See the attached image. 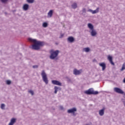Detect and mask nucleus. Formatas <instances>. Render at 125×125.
<instances>
[{
    "mask_svg": "<svg viewBox=\"0 0 125 125\" xmlns=\"http://www.w3.org/2000/svg\"><path fill=\"white\" fill-rule=\"evenodd\" d=\"M28 41L31 42H33L34 43L32 45V49H35V50H39L40 48H41V46L43 44V43L40 41H37L36 39H33L32 38H29Z\"/></svg>",
    "mask_w": 125,
    "mask_h": 125,
    "instance_id": "f257e3e1",
    "label": "nucleus"
},
{
    "mask_svg": "<svg viewBox=\"0 0 125 125\" xmlns=\"http://www.w3.org/2000/svg\"><path fill=\"white\" fill-rule=\"evenodd\" d=\"M88 28L90 29L89 33L92 37H96L97 35V32L94 29L93 25L92 24L89 23L87 24Z\"/></svg>",
    "mask_w": 125,
    "mask_h": 125,
    "instance_id": "f03ea898",
    "label": "nucleus"
},
{
    "mask_svg": "<svg viewBox=\"0 0 125 125\" xmlns=\"http://www.w3.org/2000/svg\"><path fill=\"white\" fill-rule=\"evenodd\" d=\"M50 53L51 54L50 56V59H52V60H54V59L57 60L58 59L57 56H58V54H59V50H57L54 51V50H51L50 51Z\"/></svg>",
    "mask_w": 125,
    "mask_h": 125,
    "instance_id": "7ed1b4c3",
    "label": "nucleus"
},
{
    "mask_svg": "<svg viewBox=\"0 0 125 125\" xmlns=\"http://www.w3.org/2000/svg\"><path fill=\"white\" fill-rule=\"evenodd\" d=\"M41 76L42 77L43 82H44L45 84H48V78H47V75L44 70H42V71Z\"/></svg>",
    "mask_w": 125,
    "mask_h": 125,
    "instance_id": "20e7f679",
    "label": "nucleus"
},
{
    "mask_svg": "<svg viewBox=\"0 0 125 125\" xmlns=\"http://www.w3.org/2000/svg\"><path fill=\"white\" fill-rule=\"evenodd\" d=\"M84 93L85 94H87L88 95H90L91 94L96 95L97 94H98L99 92H98V91H94V90H93V88H91L89 89L88 90L85 91Z\"/></svg>",
    "mask_w": 125,
    "mask_h": 125,
    "instance_id": "39448f33",
    "label": "nucleus"
},
{
    "mask_svg": "<svg viewBox=\"0 0 125 125\" xmlns=\"http://www.w3.org/2000/svg\"><path fill=\"white\" fill-rule=\"evenodd\" d=\"M82 73H83V69L78 70L75 68L73 70V74L75 75V76H79V75H81Z\"/></svg>",
    "mask_w": 125,
    "mask_h": 125,
    "instance_id": "423d86ee",
    "label": "nucleus"
},
{
    "mask_svg": "<svg viewBox=\"0 0 125 125\" xmlns=\"http://www.w3.org/2000/svg\"><path fill=\"white\" fill-rule=\"evenodd\" d=\"M113 90L115 92H116V93H119V94H124V91L119 87H114Z\"/></svg>",
    "mask_w": 125,
    "mask_h": 125,
    "instance_id": "0eeeda50",
    "label": "nucleus"
},
{
    "mask_svg": "<svg viewBox=\"0 0 125 125\" xmlns=\"http://www.w3.org/2000/svg\"><path fill=\"white\" fill-rule=\"evenodd\" d=\"M87 11L88 12H91L92 14H96V13H98V12H99V7L97 8L94 11L91 9H89L87 10Z\"/></svg>",
    "mask_w": 125,
    "mask_h": 125,
    "instance_id": "6e6552de",
    "label": "nucleus"
},
{
    "mask_svg": "<svg viewBox=\"0 0 125 125\" xmlns=\"http://www.w3.org/2000/svg\"><path fill=\"white\" fill-rule=\"evenodd\" d=\"M52 83L55 85H59V86H62V83L57 80H52Z\"/></svg>",
    "mask_w": 125,
    "mask_h": 125,
    "instance_id": "1a4fd4ad",
    "label": "nucleus"
},
{
    "mask_svg": "<svg viewBox=\"0 0 125 125\" xmlns=\"http://www.w3.org/2000/svg\"><path fill=\"white\" fill-rule=\"evenodd\" d=\"M75 112H77V108L76 107H73L67 110L68 114H75Z\"/></svg>",
    "mask_w": 125,
    "mask_h": 125,
    "instance_id": "9d476101",
    "label": "nucleus"
},
{
    "mask_svg": "<svg viewBox=\"0 0 125 125\" xmlns=\"http://www.w3.org/2000/svg\"><path fill=\"white\" fill-rule=\"evenodd\" d=\"M16 118H12L8 125H14L16 123Z\"/></svg>",
    "mask_w": 125,
    "mask_h": 125,
    "instance_id": "9b49d317",
    "label": "nucleus"
},
{
    "mask_svg": "<svg viewBox=\"0 0 125 125\" xmlns=\"http://www.w3.org/2000/svg\"><path fill=\"white\" fill-rule=\"evenodd\" d=\"M52 15H53V10H50L47 14L48 18H51Z\"/></svg>",
    "mask_w": 125,
    "mask_h": 125,
    "instance_id": "f8f14e48",
    "label": "nucleus"
},
{
    "mask_svg": "<svg viewBox=\"0 0 125 125\" xmlns=\"http://www.w3.org/2000/svg\"><path fill=\"white\" fill-rule=\"evenodd\" d=\"M105 111V108H103L102 109L100 110L99 111V115H100V116H104V112Z\"/></svg>",
    "mask_w": 125,
    "mask_h": 125,
    "instance_id": "ddd939ff",
    "label": "nucleus"
},
{
    "mask_svg": "<svg viewBox=\"0 0 125 125\" xmlns=\"http://www.w3.org/2000/svg\"><path fill=\"white\" fill-rule=\"evenodd\" d=\"M108 60H109L110 63L111 65H115L114 62H113V59L111 56H108L107 57Z\"/></svg>",
    "mask_w": 125,
    "mask_h": 125,
    "instance_id": "4468645a",
    "label": "nucleus"
},
{
    "mask_svg": "<svg viewBox=\"0 0 125 125\" xmlns=\"http://www.w3.org/2000/svg\"><path fill=\"white\" fill-rule=\"evenodd\" d=\"M22 9L25 11L29 9V5L28 4H24L22 7Z\"/></svg>",
    "mask_w": 125,
    "mask_h": 125,
    "instance_id": "2eb2a0df",
    "label": "nucleus"
},
{
    "mask_svg": "<svg viewBox=\"0 0 125 125\" xmlns=\"http://www.w3.org/2000/svg\"><path fill=\"white\" fill-rule=\"evenodd\" d=\"M99 66H100L101 67H102L103 71H104V70L106 69V64H105V63L102 62V63H99Z\"/></svg>",
    "mask_w": 125,
    "mask_h": 125,
    "instance_id": "dca6fc26",
    "label": "nucleus"
},
{
    "mask_svg": "<svg viewBox=\"0 0 125 125\" xmlns=\"http://www.w3.org/2000/svg\"><path fill=\"white\" fill-rule=\"evenodd\" d=\"M54 89H55L54 93L56 94L58 90H61V87H58L57 86H55L54 87Z\"/></svg>",
    "mask_w": 125,
    "mask_h": 125,
    "instance_id": "f3484780",
    "label": "nucleus"
},
{
    "mask_svg": "<svg viewBox=\"0 0 125 125\" xmlns=\"http://www.w3.org/2000/svg\"><path fill=\"white\" fill-rule=\"evenodd\" d=\"M67 41L69 42H74L75 39H74V37H69L68 38Z\"/></svg>",
    "mask_w": 125,
    "mask_h": 125,
    "instance_id": "a211bd4d",
    "label": "nucleus"
},
{
    "mask_svg": "<svg viewBox=\"0 0 125 125\" xmlns=\"http://www.w3.org/2000/svg\"><path fill=\"white\" fill-rule=\"evenodd\" d=\"M83 50L85 52H89V51H90V49L88 47H86V48H83Z\"/></svg>",
    "mask_w": 125,
    "mask_h": 125,
    "instance_id": "6ab92c4d",
    "label": "nucleus"
},
{
    "mask_svg": "<svg viewBox=\"0 0 125 125\" xmlns=\"http://www.w3.org/2000/svg\"><path fill=\"white\" fill-rule=\"evenodd\" d=\"M124 70H125V62H124L123 65H122V68L120 69V71H124Z\"/></svg>",
    "mask_w": 125,
    "mask_h": 125,
    "instance_id": "aec40b11",
    "label": "nucleus"
},
{
    "mask_svg": "<svg viewBox=\"0 0 125 125\" xmlns=\"http://www.w3.org/2000/svg\"><path fill=\"white\" fill-rule=\"evenodd\" d=\"M77 3H73L72 5V8H74V9H75V8H77Z\"/></svg>",
    "mask_w": 125,
    "mask_h": 125,
    "instance_id": "412c9836",
    "label": "nucleus"
},
{
    "mask_svg": "<svg viewBox=\"0 0 125 125\" xmlns=\"http://www.w3.org/2000/svg\"><path fill=\"white\" fill-rule=\"evenodd\" d=\"M48 26V24L47 22H43V24H42V26L44 27V28H46V27H47Z\"/></svg>",
    "mask_w": 125,
    "mask_h": 125,
    "instance_id": "4be33fe9",
    "label": "nucleus"
},
{
    "mask_svg": "<svg viewBox=\"0 0 125 125\" xmlns=\"http://www.w3.org/2000/svg\"><path fill=\"white\" fill-rule=\"evenodd\" d=\"M34 0H26V1L28 2V3H33L34 2Z\"/></svg>",
    "mask_w": 125,
    "mask_h": 125,
    "instance_id": "5701e85b",
    "label": "nucleus"
},
{
    "mask_svg": "<svg viewBox=\"0 0 125 125\" xmlns=\"http://www.w3.org/2000/svg\"><path fill=\"white\" fill-rule=\"evenodd\" d=\"M4 107H5V105L4 104H1V109L4 110Z\"/></svg>",
    "mask_w": 125,
    "mask_h": 125,
    "instance_id": "b1692460",
    "label": "nucleus"
},
{
    "mask_svg": "<svg viewBox=\"0 0 125 125\" xmlns=\"http://www.w3.org/2000/svg\"><path fill=\"white\" fill-rule=\"evenodd\" d=\"M29 93H31V95H34V91L30 90L28 91Z\"/></svg>",
    "mask_w": 125,
    "mask_h": 125,
    "instance_id": "393cba45",
    "label": "nucleus"
},
{
    "mask_svg": "<svg viewBox=\"0 0 125 125\" xmlns=\"http://www.w3.org/2000/svg\"><path fill=\"white\" fill-rule=\"evenodd\" d=\"M10 83H11V81H10L9 80L6 81V84H10Z\"/></svg>",
    "mask_w": 125,
    "mask_h": 125,
    "instance_id": "a878e982",
    "label": "nucleus"
},
{
    "mask_svg": "<svg viewBox=\"0 0 125 125\" xmlns=\"http://www.w3.org/2000/svg\"><path fill=\"white\" fill-rule=\"evenodd\" d=\"M38 65H33V68H34V69H37V68H38Z\"/></svg>",
    "mask_w": 125,
    "mask_h": 125,
    "instance_id": "bb28decb",
    "label": "nucleus"
},
{
    "mask_svg": "<svg viewBox=\"0 0 125 125\" xmlns=\"http://www.w3.org/2000/svg\"><path fill=\"white\" fill-rule=\"evenodd\" d=\"M82 12H83V13H85V12H86V10L85 9V8L83 9Z\"/></svg>",
    "mask_w": 125,
    "mask_h": 125,
    "instance_id": "cd10ccee",
    "label": "nucleus"
},
{
    "mask_svg": "<svg viewBox=\"0 0 125 125\" xmlns=\"http://www.w3.org/2000/svg\"><path fill=\"white\" fill-rule=\"evenodd\" d=\"M63 37H64V34H61V36L59 38H60V39H62V38H63Z\"/></svg>",
    "mask_w": 125,
    "mask_h": 125,
    "instance_id": "c85d7f7f",
    "label": "nucleus"
},
{
    "mask_svg": "<svg viewBox=\"0 0 125 125\" xmlns=\"http://www.w3.org/2000/svg\"><path fill=\"white\" fill-rule=\"evenodd\" d=\"M8 0H1L2 2H7Z\"/></svg>",
    "mask_w": 125,
    "mask_h": 125,
    "instance_id": "c756f323",
    "label": "nucleus"
},
{
    "mask_svg": "<svg viewBox=\"0 0 125 125\" xmlns=\"http://www.w3.org/2000/svg\"><path fill=\"white\" fill-rule=\"evenodd\" d=\"M60 108L61 109V110H63V109H64V108L62 106H60Z\"/></svg>",
    "mask_w": 125,
    "mask_h": 125,
    "instance_id": "7c9ffc66",
    "label": "nucleus"
},
{
    "mask_svg": "<svg viewBox=\"0 0 125 125\" xmlns=\"http://www.w3.org/2000/svg\"><path fill=\"white\" fill-rule=\"evenodd\" d=\"M122 94H123L124 97V98H125V92H124V93Z\"/></svg>",
    "mask_w": 125,
    "mask_h": 125,
    "instance_id": "2f4dec72",
    "label": "nucleus"
},
{
    "mask_svg": "<svg viewBox=\"0 0 125 125\" xmlns=\"http://www.w3.org/2000/svg\"><path fill=\"white\" fill-rule=\"evenodd\" d=\"M123 83H125V78L123 80Z\"/></svg>",
    "mask_w": 125,
    "mask_h": 125,
    "instance_id": "473e14b6",
    "label": "nucleus"
},
{
    "mask_svg": "<svg viewBox=\"0 0 125 125\" xmlns=\"http://www.w3.org/2000/svg\"><path fill=\"white\" fill-rule=\"evenodd\" d=\"M124 106H125V101L124 102Z\"/></svg>",
    "mask_w": 125,
    "mask_h": 125,
    "instance_id": "72a5a7b5",
    "label": "nucleus"
}]
</instances>
